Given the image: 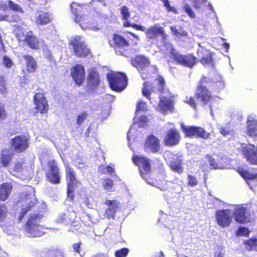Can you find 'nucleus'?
Returning <instances> with one entry per match:
<instances>
[{
    "mask_svg": "<svg viewBox=\"0 0 257 257\" xmlns=\"http://www.w3.org/2000/svg\"><path fill=\"white\" fill-rule=\"evenodd\" d=\"M6 90V81L4 76H0V92H5Z\"/></svg>",
    "mask_w": 257,
    "mask_h": 257,
    "instance_id": "052dcab7",
    "label": "nucleus"
},
{
    "mask_svg": "<svg viewBox=\"0 0 257 257\" xmlns=\"http://www.w3.org/2000/svg\"><path fill=\"white\" fill-rule=\"evenodd\" d=\"M108 43L114 49L115 53L121 56L126 55L130 46L128 40L122 36L116 33L112 34L111 39L109 40Z\"/></svg>",
    "mask_w": 257,
    "mask_h": 257,
    "instance_id": "0eeeda50",
    "label": "nucleus"
},
{
    "mask_svg": "<svg viewBox=\"0 0 257 257\" xmlns=\"http://www.w3.org/2000/svg\"><path fill=\"white\" fill-rule=\"evenodd\" d=\"M204 2V0H194L193 7L195 9H199L200 8L202 4Z\"/></svg>",
    "mask_w": 257,
    "mask_h": 257,
    "instance_id": "0e129e2a",
    "label": "nucleus"
},
{
    "mask_svg": "<svg viewBox=\"0 0 257 257\" xmlns=\"http://www.w3.org/2000/svg\"><path fill=\"white\" fill-rule=\"evenodd\" d=\"M143 149L148 153H159L161 149L160 139L153 134L148 135L144 143Z\"/></svg>",
    "mask_w": 257,
    "mask_h": 257,
    "instance_id": "dca6fc26",
    "label": "nucleus"
},
{
    "mask_svg": "<svg viewBox=\"0 0 257 257\" xmlns=\"http://www.w3.org/2000/svg\"><path fill=\"white\" fill-rule=\"evenodd\" d=\"M197 54L200 58V62L204 66H214V53L210 50L201 47L197 50Z\"/></svg>",
    "mask_w": 257,
    "mask_h": 257,
    "instance_id": "b1692460",
    "label": "nucleus"
},
{
    "mask_svg": "<svg viewBox=\"0 0 257 257\" xmlns=\"http://www.w3.org/2000/svg\"><path fill=\"white\" fill-rule=\"evenodd\" d=\"M87 113L85 111L82 112L81 114L77 116L76 119V123L78 125L81 124L83 121L86 118Z\"/></svg>",
    "mask_w": 257,
    "mask_h": 257,
    "instance_id": "4d7b16f0",
    "label": "nucleus"
},
{
    "mask_svg": "<svg viewBox=\"0 0 257 257\" xmlns=\"http://www.w3.org/2000/svg\"><path fill=\"white\" fill-rule=\"evenodd\" d=\"M71 76L75 83L81 85L85 80V68L79 64H75L71 69Z\"/></svg>",
    "mask_w": 257,
    "mask_h": 257,
    "instance_id": "4be33fe9",
    "label": "nucleus"
},
{
    "mask_svg": "<svg viewBox=\"0 0 257 257\" xmlns=\"http://www.w3.org/2000/svg\"><path fill=\"white\" fill-rule=\"evenodd\" d=\"M144 32H145L146 39L149 41L157 40L159 37H161L165 41L167 38L164 28L158 24H155L147 29H145Z\"/></svg>",
    "mask_w": 257,
    "mask_h": 257,
    "instance_id": "2eb2a0df",
    "label": "nucleus"
},
{
    "mask_svg": "<svg viewBox=\"0 0 257 257\" xmlns=\"http://www.w3.org/2000/svg\"><path fill=\"white\" fill-rule=\"evenodd\" d=\"M148 110L147 104L145 102L140 101L136 105V112L147 111Z\"/></svg>",
    "mask_w": 257,
    "mask_h": 257,
    "instance_id": "603ef678",
    "label": "nucleus"
},
{
    "mask_svg": "<svg viewBox=\"0 0 257 257\" xmlns=\"http://www.w3.org/2000/svg\"><path fill=\"white\" fill-rule=\"evenodd\" d=\"M22 57L25 61L26 71L29 73L36 72L37 68V63L34 58L29 54L24 55Z\"/></svg>",
    "mask_w": 257,
    "mask_h": 257,
    "instance_id": "c756f323",
    "label": "nucleus"
},
{
    "mask_svg": "<svg viewBox=\"0 0 257 257\" xmlns=\"http://www.w3.org/2000/svg\"><path fill=\"white\" fill-rule=\"evenodd\" d=\"M180 139L179 132L176 128L173 127L167 131L164 139V143L166 146L172 147L179 144Z\"/></svg>",
    "mask_w": 257,
    "mask_h": 257,
    "instance_id": "412c9836",
    "label": "nucleus"
},
{
    "mask_svg": "<svg viewBox=\"0 0 257 257\" xmlns=\"http://www.w3.org/2000/svg\"><path fill=\"white\" fill-rule=\"evenodd\" d=\"M47 164V171L46 172L47 180L52 184H59L61 182V176L58 162L52 159L48 161Z\"/></svg>",
    "mask_w": 257,
    "mask_h": 257,
    "instance_id": "9b49d317",
    "label": "nucleus"
},
{
    "mask_svg": "<svg viewBox=\"0 0 257 257\" xmlns=\"http://www.w3.org/2000/svg\"><path fill=\"white\" fill-rule=\"evenodd\" d=\"M138 121L142 125L145 124L148 121V117L146 115H141L138 118Z\"/></svg>",
    "mask_w": 257,
    "mask_h": 257,
    "instance_id": "e2e57ef3",
    "label": "nucleus"
},
{
    "mask_svg": "<svg viewBox=\"0 0 257 257\" xmlns=\"http://www.w3.org/2000/svg\"><path fill=\"white\" fill-rule=\"evenodd\" d=\"M35 203H30L25 208H22L21 209L20 214L19 216V220L20 221L24 218V216L27 214L28 211L31 209L32 206H34Z\"/></svg>",
    "mask_w": 257,
    "mask_h": 257,
    "instance_id": "09e8293b",
    "label": "nucleus"
},
{
    "mask_svg": "<svg viewBox=\"0 0 257 257\" xmlns=\"http://www.w3.org/2000/svg\"><path fill=\"white\" fill-rule=\"evenodd\" d=\"M163 3L164 7H165L166 11L168 12H172L173 14H178V11L176 8L171 6L169 0H161Z\"/></svg>",
    "mask_w": 257,
    "mask_h": 257,
    "instance_id": "49530a36",
    "label": "nucleus"
},
{
    "mask_svg": "<svg viewBox=\"0 0 257 257\" xmlns=\"http://www.w3.org/2000/svg\"><path fill=\"white\" fill-rule=\"evenodd\" d=\"M45 58L49 60L50 61L52 62L54 61L53 56L50 51H47L45 53Z\"/></svg>",
    "mask_w": 257,
    "mask_h": 257,
    "instance_id": "774afa93",
    "label": "nucleus"
},
{
    "mask_svg": "<svg viewBox=\"0 0 257 257\" xmlns=\"http://www.w3.org/2000/svg\"><path fill=\"white\" fill-rule=\"evenodd\" d=\"M237 172L246 181L248 185H249V182L251 180H255L257 179V173H251L242 168H238Z\"/></svg>",
    "mask_w": 257,
    "mask_h": 257,
    "instance_id": "72a5a7b5",
    "label": "nucleus"
},
{
    "mask_svg": "<svg viewBox=\"0 0 257 257\" xmlns=\"http://www.w3.org/2000/svg\"><path fill=\"white\" fill-rule=\"evenodd\" d=\"M183 10L190 18L194 19L195 18V15L189 5L185 4L183 7Z\"/></svg>",
    "mask_w": 257,
    "mask_h": 257,
    "instance_id": "864d4df0",
    "label": "nucleus"
},
{
    "mask_svg": "<svg viewBox=\"0 0 257 257\" xmlns=\"http://www.w3.org/2000/svg\"><path fill=\"white\" fill-rule=\"evenodd\" d=\"M241 153L249 164L257 165V146L253 144H248L242 148Z\"/></svg>",
    "mask_w": 257,
    "mask_h": 257,
    "instance_id": "aec40b11",
    "label": "nucleus"
},
{
    "mask_svg": "<svg viewBox=\"0 0 257 257\" xmlns=\"http://www.w3.org/2000/svg\"><path fill=\"white\" fill-rule=\"evenodd\" d=\"M13 186L11 183H2L0 185V200L5 201L11 194Z\"/></svg>",
    "mask_w": 257,
    "mask_h": 257,
    "instance_id": "2f4dec72",
    "label": "nucleus"
},
{
    "mask_svg": "<svg viewBox=\"0 0 257 257\" xmlns=\"http://www.w3.org/2000/svg\"><path fill=\"white\" fill-rule=\"evenodd\" d=\"M153 83L156 87L155 91H158L161 94L164 93L165 89L166 81L163 76L160 75H158Z\"/></svg>",
    "mask_w": 257,
    "mask_h": 257,
    "instance_id": "c9c22d12",
    "label": "nucleus"
},
{
    "mask_svg": "<svg viewBox=\"0 0 257 257\" xmlns=\"http://www.w3.org/2000/svg\"><path fill=\"white\" fill-rule=\"evenodd\" d=\"M213 82L212 80L209 78H208L206 76H202L196 88H202V89H208L205 85V84H208L210 83Z\"/></svg>",
    "mask_w": 257,
    "mask_h": 257,
    "instance_id": "ea45409f",
    "label": "nucleus"
},
{
    "mask_svg": "<svg viewBox=\"0 0 257 257\" xmlns=\"http://www.w3.org/2000/svg\"><path fill=\"white\" fill-rule=\"evenodd\" d=\"M30 139L28 135H17L11 139L10 144L15 152L21 153L29 148Z\"/></svg>",
    "mask_w": 257,
    "mask_h": 257,
    "instance_id": "f8f14e48",
    "label": "nucleus"
},
{
    "mask_svg": "<svg viewBox=\"0 0 257 257\" xmlns=\"http://www.w3.org/2000/svg\"><path fill=\"white\" fill-rule=\"evenodd\" d=\"M131 63L139 70L143 80L150 78V62L148 58L144 56L138 55L131 60Z\"/></svg>",
    "mask_w": 257,
    "mask_h": 257,
    "instance_id": "9d476101",
    "label": "nucleus"
},
{
    "mask_svg": "<svg viewBox=\"0 0 257 257\" xmlns=\"http://www.w3.org/2000/svg\"><path fill=\"white\" fill-rule=\"evenodd\" d=\"M208 161L210 165L211 166L213 167V168L215 169L218 168V164L213 157H210Z\"/></svg>",
    "mask_w": 257,
    "mask_h": 257,
    "instance_id": "69168bd1",
    "label": "nucleus"
},
{
    "mask_svg": "<svg viewBox=\"0 0 257 257\" xmlns=\"http://www.w3.org/2000/svg\"><path fill=\"white\" fill-rule=\"evenodd\" d=\"M50 257H64L63 254L60 250L53 249L48 252Z\"/></svg>",
    "mask_w": 257,
    "mask_h": 257,
    "instance_id": "13d9d810",
    "label": "nucleus"
},
{
    "mask_svg": "<svg viewBox=\"0 0 257 257\" xmlns=\"http://www.w3.org/2000/svg\"><path fill=\"white\" fill-rule=\"evenodd\" d=\"M170 58L178 65L183 67L192 68L198 62V59L193 53L183 54L172 47L170 51Z\"/></svg>",
    "mask_w": 257,
    "mask_h": 257,
    "instance_id": "f257e3e1",
    "label": "nucleus"
},
{
    "mask_svg": "<svg viewBox=\"0 0 257 257\" xmlns=\"http://www.w3.org/2000/svg\"><path fill=\"white\" fill-rule=\"evenodd\" d=\"M246 134L257 141V119L252 116H248L246 121Z\"/></svg>",
    "mask_w": 257,
    "mask_h": 257,
    "instance_id": "393cba45",
    "label": "nucleus"
},
{
    "mask_svg": "<svg viewBox=\"0 0 257 257\" xmlns=\"http://www.w3.org/2000/svg\"><path fill=\"white\" fill-rule=\"evenodd\" d=\"M233 216L235 222L240 224L250 223L252 220L250 210L243 205L237 206L235 208Z\"/></svg>",
    "mask_w": 257,
    "mask_h": 257,
    "instance_id": "ddd939ff",
    "label": "nucleus"
},
{
    "mask_svg": "<svg viewBox=\"0 0 257 257\" xmlns=\"http://www.w3.org/2000/svg\"><path fill=\"white\" fill-rule=\"evenodd\" d=\"M246 249L247 251H257V238L251 237L243 241Z\"/></svg>",
    "mask_w": 257,
    "mask_h": 257,
    "instance_id": "e433bc0d",
    "label": "nucleus"
},
{
    "mask_svg": "<svg viewBox=\"0 0 257 257\" xmlns=\"http://www.w3.org/2000/svg\"><path fill=\"white\" fill-rule=\"evenodd\" d=\"M13 157V154L8 149L2 150L0 154V164L2 166L7 167L11 162Z\"/></svg>",
    "mask_w": 257,
    "mask_h": 257,
    "instance_id": "7c9ffc66",
    "label": "nucleus"
},
{
    "mask_svg": "<svg viewBox=\"0 0 257 257\" xmlns=\"http://www.w3.org/2000/svg\"><path fill=\"white\" fill-rule=\"evenodd\" d=\"M104 204L107 206L104 216L108 219H114L115 213L120 208V203L117 200H106Z\"/></svg>",
    "mask_w": 257,
    "mask_h": 257,
    "instance_id": "5701e85b",
    "label": "nucleus"
},
{
    "mask_svg": "<svg viewBox=\"0 0 257 257\" xmlns=\"http://www.w3.org/2000/svg\"><path fill=\"white\" fill-rule=\"evenodd\" d=\"M7 4L9 8V9L14 11L20 13H24L23 9L18 4L15 3L14 2L11 0H8L7 1Z\"/></svg>",
    "mask_w": 257,
    "mask_h": 257,
    "instance_id": "79ce46f5",
    "label": "nucleus"
},
{
    "mask_svg": "<svg viewBox=\"0 0 257 257\" xmlns=\"http://www.w3.org/2000/svg\"><path fill=\"white\" fill-rule=\"evenodd\" d=\"M123 26L124 27H132L133 29L141 31H144L145 28L142 25H137L136 24H131L128 20H124Z\"/></svg>",
    "mask_w": 257,
    "mask_h": 257,
    "instance_id": "a18cd8bd",
    "label": "nucleus"
},
{
    "mask_svg": "<svg viewBox=\"0 0 257 257\" xmlns=\"http://www.w3.org/2000/svg\"><path fill=\"white\" fill-rule=\"evenodd\" d=\"M183 161L180 157H177L173 159L169 162L168 166L172 171L179 174L184 172Z\"/></svg>",
    "mask_w": 257,
    "mask_h": 257,
    "instance_id": "cd10ccee",
    "label": "nucleus"
},
{
    "mask_svg": "<svg viewBox=\"0 0 257 257\" xmlns=\"http://www.w3.org/2000/svg\"><path fill=\"white\" fill-rule=\"evenodd\" d=\"M170 29L173 34L177 37H186L188 36V33L184 30L182 27H180L179 30L175 26H171Z\"/></svg>",
    "mask_w": 257,
    "mask_h": 257,
    "instance_id": "4c0bfd02",
    "label": "nucleus"
},
{
    "mask_svg": "<svg viewBox=\"0 0 257 257\" xmlns=\"http://www.w3.org/2000/svg\"><path fill=\"white\" fill-rule=\"evenodd\" d=\"M87 80L90 86L94 87L98 86L100 84L99 75L95 68H92L89 70Z\"/></svg>",
    "mask_w": 257,
    "mask_h": 257,
    "instance_id": "c85d7f7f",
    "label": "nucleus"
},
{
    "mask_svg": "<svg viewBox=\"0 0 257 257\" xmlns=\"http://www.w3.org/2000/svg\"><path fill=\"white\" fill-rule=\"evenodd\" d=\"M68 44L72 47L73 54L76 57L86 58L91 53L90 49L85 43L82 41L80 36H75L69 41Z\"/></svg>",
    "mask_w": 257,
    "mask_h": 257,
    "instance_id": "6e6552de",
    "label": "nucleus"
},
{
    "mask_svg": "<svg viewBox=\"0 0 257 257\" xmlns=\"http://www.w3.org/2000/svg\"><path fill=\"white\" fill-rule=\"evenodd\" d=\"M114 183L111 179L109 178H105L103 180L102 187L107 191H113V187Z\"/></svg>",
    "mask_w": 257,
    "mask_h": 257,
    "instance_id": "a19ab883",
    "label": "nucleus"
},
{
    "mask_svg": "<svg viewBox=\"0 0 257 257\" xmlns=\"http://www.w3.org/2000/svg\"><path fill=\"white\" fill-rule=\"evenodd\" d=\"M215 217L217 224L222 228L229 227L232 223L229 209L218 210L215 213Z\"/></svg>",
    "mask_w": 257,
    "mask_h": 257,
    "instance_id": "a211bd4d",
    "label": "nucleus"
},
{
    "mask_svg": "<svg viewBox=\"0 0 257 257\" xmlns=\"http://www.w3.org/2000/svg\"><path fill=\"white\" fill-rule=\"evenodd\" d=\"M81 245V242H78V243H74L73 244L72 247L73 248L74 252H75L77 253H80Z\"/></svg>",
    "mask_w": 257,
    "mask_h": 257,
    "instance_id": "338daca9",
    "label": "nucleus"
},
{
    "mask_svg": "<svg viewBox=\"0 0 257 257\" xmlns=\"http://www.w3.org/2000/svg\"><path fill=\"white\" fill-rule=\"evenodd\" d=\"M155 88L156 87L154 85L153 82L147 81H145L143 83V86L142 89V94L150 100L151 99V93L155 92Z\"/></svg>",
    "mask_w": 257,
    "mask_h": 257,
    "instance_id": "473e14b6",
    "label": "nucleus"
},
{
    "mask_svg": "<svg viewBox=\"0 0 257 257\" xmlns=\"http://www.w3.org/2000/svg\"><path fill=\"white\" fill-rule=\"evenodd\" d=\"M4 65L8 68L11 67L13 63L12 60L8 57L4 56L3 58Z\"/></svg>",
    "mask_w": 257,
    "mask_h": 257,
    "instance_id": "bf43d9fd",
    "label": "nucleus"
},
{
    "mask_svg": "<svg viewBox=\"0 0 257 257\" xmlns=\"http://www.w3.org/2000/svg\"><path fill=\"white\" fill-rule=\"evenodd\" d=\"M128 252V249L124 247L116 250L114 252V255L115 257H126Z\"/></svg>",
    "mask_w": 257,
    "mask_h": 257,
    "instance_id": "3c124183",
    "label": "nucleus"
},
{
    "mask_svg": "<svg viewBox=\"0 0 257 257\" xmlns=\"http://www.w3.org/2000/svg\"><path fill=\"white\" fill-rule=\"evenodd\" d=\"M66 185L77 186L80 183L76 177L75 171L68 164L65 165Z\"/></svg>",
    "mask_w": 257,
    "mask_h": 257,
    "instance_id": "a878e982",
    "label": "nucleus"
},
{
    "mask_svg": "<svg viewBox=\"0 0 257 257\" xmlns=\"http://www.w3.org/2000/svg\"><path fill=\"white\" fill-rule=\"evenodd\" d=\"M133 163L139 167V171L142 178L151 183V161L146 156L134 155L132 157Z\"/></svg>",
    "mask_w": 257,
    "mask_h": 257,
    "instance_id": "39448f33",
    "label": "nucleus"
},
{
    "mask_svg": "<svg viewBox=\"0 0 257 257\" xmlns=\"http://www.w3.org/2000/svg\"><path fill=\"white\" fill-rule=\"evenodd\" d=\"M43 217L39 214H33L30 216L25 224V230L33 237H40L45 233L44 227L38 224Z\"/></svg>",
    "mask_w": 257,
    "mask_h": 257,
    "instance_id": "20e7f679",
    "label": "nucleus"
},
{
    "mask_svg": "<svg viewBox=\"0 0 257 257\" xmlns=\"http://www.w3.org/2000/svg\"><path fill=\"white\" fill-rule=\"evenodd\" d=\"M40 91L35 93L33 96V102L35 105V109L37 112L43 114L48 112L49 105L46 97L42 89H38Z\"/></svg>",
    "mask_w": 257,
    "mask_h": 257,
    "instance_id": "4468645a",
    "label": "nucleus"
},
{
    "mask_svg": "<svg viewBox=\"0 0 257 257\" xmlns=\"http://www.w3.org/2000/svg\"><path fill=\"white\" fill-rule=\"evenodd\" d=\"M8 114L5 105L0 101V120H4L7 117Z\"/></svg>",
    "mask_w": 257,
    "mask_h": 257,
    "instance_id": "6e6d98bb",
    "label": "nucleus"
},
{
    "mask_svg": "<svg viewBox=\"0 0 257 257\" xmlns=\"http://www.w3.org/2000/svg\"><path fill=\"white\" fill-rule=\"evenodd\" d=\"M120 11L121 15V19L123 20H128V18L130 17L131 14L127 7L125 6H123L121 7Z\"/></svg>",
    "mask_w": 257,
    "mask_h": 257,
    "instance_id": "de8ad7c7",
    "label": "nucleus"
},
{
    "mask_svg": "<svg viewBox=\"0 0 257 257\" xmlns=\"http://www.w3.org/2000/svg\"><path fill=\"white\" fill-rule=\"evenodd\" d=\"M109 85L111 89L115 92L122 91L127 84L126 75L122 72H111L107 75Z\"/></svg>",
    "mask_w": 257,
    "mask_h": 257,
    "instance_id": "7ed1b4c3",
    "label": "nucleus"
},
{
    "mask_svg": "<svg viewBox=\"0 0 257 257\" xmlns=\"http://www.w3.org/2000/svg\"><path fill=\"white\" fill-rule=\"evenodd\" d=\"M100 172L102 174L108 173L110 175H113V173H115V169L114 167V165L112 164L111 165H107L106 166H102L100 168Z\"/></svg>",
    "mask_w": 257,
    "mask_h": 257,
    "instance_id": "c03bdc74",
    "label": "nucleus"
},
{
    "mask_svg": "<svg viewBox=\"0 0 257 257\" xmlns=\"http://www.w3.org/2000/svg\"><path fill=\"white\" fill-rule=\"evenodd\" d=\"M15 36L19 42H22L32 50H37L40 47V40L32 30L26 33L20 30L16 33Z\"/></svg>",
    "mask_w": 257,
    "mask_h": 257,
    "instance_id": "423d86ee",
    "label": "nucleus"
},
{
    "mask_svg": "<svg viewBox=\"0 0 257 257\" xmlns=\"http://www.w3.org/2000/svg\"><path fill=\"white\" fill-rule=\"evenodd\" d=\"M51 18L48 12H42L35 18V23L37 25H45L50 22Z\"/></svg>",
    "mask_w": 257,
    "mask_h": 257,
    "instance_id": "f704fd0d",
    "label": "nucleus"
},
{
    "mask_svg": "<svg viewBox=\"0 0 257 257\" xmlns=\"http://www.w3.org/2000/svg\"><path fill=\"white\" fill-rule=\"evenodd\" d=\"M71 12L74 15V21L75 23L79 24L81 26L82 25H85L87 24L86 18L80 15L81 11L79 9H81V7L76 3H72L71 6Z\"/></svg>",
    "mask_w": 257,
    "mask_h": 257,
    "instance_id": "bb28decb",
    "label": "nucleus"
},
{
    "mask_svg": "<svg viewBox=\"0 0 257 257\" xmlns=\"http://www.w3.org/2000/svg\"><path fill=\"white\" fill-rule=\"evenodd\" d=\"M75 187H76V186H67V198L69 201L74 200L73 189Z\"/></svg>",
    "mask_w": 257,
    "mask_h": 257,
    "instance_id": "8fccbe9b",
    "label": "nucleus"
},
{
    "mask_svg": "<svg viewBox=\"0 0 257 257\" xmlns=\"http://www.w3.org/2000/svg\"><path fill=\"white\" fill-rule=\"evenodd\" d=\"M8 209L5 204H0V222H4L7 218Z\"/></svg>",
    "mask_w": 257,
    "mask_h": 257,
    "instance_id": "37998d69",
    "label": "nucleus"
},
{
    "mask_svg": "<svg viewBox=\"0 0 257 257\" xmlns=\"http://www.w3.org/2000/svg\"><path fill=\"white\" fill-rule=\"evenodd\" d=\"M219 132L223 136H227L230 134L231 130L229 127L222 126L219 128Z\"/></svg>",
    "mask_w": 257,
    "mask_h": 257,
    "instance_id": "680f3d73",
    "label": "nucleus"
},
{
    "mask_svg": "<svg viewBox=\"0 0 257 257\" xmlns=\"http://www.w3.org/2000/svg\"><path fill=\"white\" fill-rule=\"evenodd\" d=\"M250 233V231L248 228L244 226H239L235 232V235L237 237L243 236L247 237L249 236Z\"/></svg>",
    "mask_w": 257,
    "mask_h": 257,
    "instance_id": "58836bf2",
    "label": "nucleus"
},
{
    "mask_svg": "<svg viewBox=\"0 0 257 257\" xmlns=\"http://www.w3.org/2000/svg\"><path fill=\"white\" fill-rule=\"evenodd\" d=\"M174 105L173 95L171 94L167 96L161 95L159 97L158 109L163 114H166L168 112H172L174 111Z\"/></svg>",
    "mask_w": 257,
    "mask_h": 257,
    "instance_id": "f3484780",
    "label": "nucleus"
},
{
    "mask_svg": "<svg viewBox=\"0 0 257 257\" xmlns=\"http://www.w3.org/2000/svg\"><path fill=\"white\" fill-rule=\"evenodd\" d=\"M213 98V96L211 94V92L208 89L196 88L195 96H186L184 101L192 108L196 109L198 100H200L205 105L212 101Z\"/></svg>",
    "mask_w": 257,
    "mask_h": 257,
    "instance_id": "f03ea898",
    "label": "nucleus"
},
{
    "mask_svg": "<svg viewBox=\"0 0 257 257\" xmlns=\"http://www.w3.org/2000/svg\"><path fill=\"white\" fill-rule=\"evenodd\" d=\"M198 181L195 176L192 175H188V185L189 186H196Z\"/></svg>",
    "mask_w": 257,
    "mask_h": 257,
    "instance_id": "5fc2aeb1",
    "label": "nucleus"
},
{
    "mask_svg": "<svg viewBox=\"0 0 257 257\" xmlns=\"http://www.w3.org/2000/svg\"><path fill=\"white\" fill-rule=\"evenodd\" d=\"M181 128L184 134L185 137L188 138H200L203 140H207L210 138L211 134L201 126L196 125H185L183 123L181 124Z\"/></svg>",
    "mask_w": 257,
    "mask_h": 257,
    "instance_id": "1a4fd4ad",
    "label": "nucleus"
},
{
    "mask_svg": "<svg viewBox=\"0 0 257 257\" xmlns=\"http://www.w3.org/2000/svg\"><path fill=\"white\" fill-rule=\"evenodd\" d=\"M29 171V166L24 158L16 161L12 168L13 175L20 178L26 177Z\"/></svg>",
    "mask_w": 257,
    "mask_h": 257,
    "instance_id": "6ab92c4d",
    "label": "nucleus"
}]
</instances>
